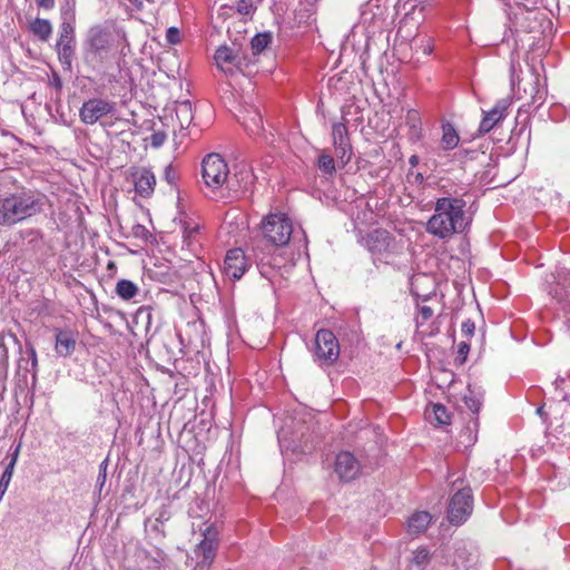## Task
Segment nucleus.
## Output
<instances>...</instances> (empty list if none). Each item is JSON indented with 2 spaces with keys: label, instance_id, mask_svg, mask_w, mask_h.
<instances>
[{
  "label": "nucleus",
  "instance_id": "052dcab7",
  "mask_svg": "<svg viewBox=\"0 0 570 570\" xmlns=\"http://www.w3.org/2000/svg\"><path fill=\"white\" fill-rule=\"evenodd\" d=\"M302 235L304 237V242L306 243V239H305V232H302Z\"/></svg>",
  "mask_w": 570,
  "mask_h": 570
},
{
  "label": "nucleus",
  "instance_id": "5fc2aeb1",
  "mask_svg": "<svg viewBox=\"0 0 570 570\" xmlns=\"http://www.w3.org/2000/svg\"><path fill=\"white\" fill-rule=\"evenodd\" d=\"M410 163H411V165H413V166H414V165H416V163H417V157H416V156H412V157L410 158Z\"/></svg>",
  "mask_w": 570,
  "mask_h": 570
},
{
  "label": "nucleus",
  "instance_id": "3c124183",
  "mask_svg": "<svg viewBox=\"0 0 570 570\" xmlns=\"http://www.w3.org/2000/svg\"><path fill=\"white\" fill-rule=\"evenodd\" d=\"M134 233L136 236L142 235L147 233V229L142 225H136L134 227Z\"/></svg>",
  "mask_w": 570,
  "mask_h": 570
},
{
  "label": "nucleus",
  "instance_id": "f704fd0d",
  "mask_svg": "<svg viewBox=\"0 0 570 570\" xmlns=\"http://www.w3.org/2000/svg\"><path fill=\"white\" fill-rule=\"evenodd\" d=\"M58 58L65 69H71L72 59L75 55L73 46L63 45L57 46Z\"/></svg>",
  "mask_w": 570,
  "mask_h": 570
},
{
  "label": "nucleus",
  "instance_id": "680f3d73",
  "mask_svg": "<svg viewBox=\"0 0 570 570\" xmlns=\"http://www.w3.org/2000/svg\"><path fill=\"white\" fill-rule=\"evenodd\" d=\"M459 479L454 480L453 481V485L455 487V484L458 483Z\"/></svg>",
  "mask_w": 570,
  "mask_h": 570
},
{
  "label": "nucleus",
  "instance_id": "6e6552de",
  "mask_svg": "<svg viewBox=\"0 0 570 570\" xmlns=\"http://www.w3.org/2000/svg\"><path fill=\"white\" fill-rule=\"evenodd\" d=\"M117 110V104L112 100L102 98H90L86 100L79 109V118L85 125H95L104 122V118L112 116Z\"/></svg>",
  "mask_w": 570,
  "mask_h": 570
},
{
  "label": "nucleus",
  "instance_id": "e433bc0d",
  "mask_svg": "<svg viewBox=\"0 0 570 570\" xmlns=\"http://www.w3.org/2000/svg\"><path fill=\"white\" fill-rule=\"evenodd\" d=\"M317 166H318L320 170L325 175L332 176L336 171L335 161H334L333 156H331L330 154H327L325 151H323L318 156Z\"/></svg>",
  "mask_w": 570,
  "mask_h": 570
},
{
  "label": "nucleus",
  "instance_id": "1a4fd4ad",
  "mask_svg": "<svg viewBox=\"0 0 570 570\" xmlns=\"http://www.w3.org/2000/svg\"><path fill=\"white\" fill-rule=\"evenodd\" d=\"M116 35L112 30L101 26H95L89 29L86 46L89 53L104 59L112 49Z\"/></svg>",
  "mask_w": 570,
  "mask_h": 570
},
{
  "label": "nucleus",
  "instance_id": "f03ea898",
  "mask_svg": "<svg viewBox=\"0 0 570 570\" xmlns=\"http://www.w3.org/2000/svg\"><path fill=\"white\" fill-rule=\"evenodd\" d=\"M45 205V196L31 190L6 197L0 206V224L12 225L40 213Z\"/></svg>",
  "mask_w": 570,
  "mask_h": 570
},
{
  "label": "nucleus",
  "instance_id": "b1692460",
  "mask_svg": "<svg viewBox=\"0 0 570 570\" xmlns=\"http://www.w3.org/2000/svg\"><path fill=\"white\" fill-rule=\"evenodd\" d=\"M432 515L426 511H416L407 520V532L412 535L423 533L430 525Z\"/></svg>",
  "mask_w": 570,
  "mask_h": 570
},
{
  "label": "nucleus",
  "instance_id": "864d4df0",
  "mask_svg": "<svg viewBox=\"0 0 570 570\" xmlns=\"http://www.w3.org/2000/svg\"><path fill=\"white\" fill-rule=\"evenodd\" d=\"M423 52H424L425 55H430V53L432 52V47H431V46H429V45H428V46H425V47L423 48Z\"/></svg>",
  "mask_w": 570,
  "mask_h": 570
},
{
  "label": "nucleus",
  "instance_id": "8fccbe9b",
  "mask_svg": "<svg viewBox=\"0 0 570 570\" xmlns=\"http://www.w3.org/2000/svg\"><path fill=\"white\" fill-rule=\"evenodd\" d=\"M248 7H249V6H248V3H247L245 0H239V1L237 2V7H236V8H237V11H238V12H240V13H246V14H247V13L249 12V11H248Z\"/></svg>",
  "mask_w": 570,
  "mask_h": 570
},
{
  "label": "nucleus",
  "instance_id": "c756f323",
  "mask_svg": "<svg viewBox=\"0 0 570 570\" xmlns=\"http://www.w3.org/2000/svg\"><path fill=\"white\" fill-rule=\"evenodd\" d=\"M460 141L459 135L454 127L450 124H444L442 126V138L441 146L444 150L454 149Z\"/></svg>",
  "mask_w": 570,
  "mask_h": 570
},
{
  "label": "nucleus",
  "instance_id": "5701e85b",
  "mask_svg": "<svg viewBox=\"0 0 570 570\" xmlns=\"http://www.w3.org/2000/svg\"><path fill=\"white\" fill-rule=\"evenodd\" d=\"M316 7L315 3H307L305 0H299L297 8L294 11V21L301 26H311L316 21Z\"/></svg>",
  "mask_w": 570,
  "mask_h": 570
},
{
  "label": "nucleus",
  "instance_id": "49530a36",
  "mask_svg": "<svg viewBox=\"0 0 570 570\" xmlns=\"http://www.w3.org/2000/svg\"><path fill=\"white\" fill-rule=\"evenodd\" d=\"M165 179L170 185L175 184L176 171L170 166L166 167V169H165Z\"/></svg>",
  "mask_w": 570,
  "mask_h": 570
},
{
  "label": "nucleus",
  "instance_id": "a211bd4d",
  "mask_svg": "<svg viewBox=\"0 0 570 570\" xmlns=\"http://www.w3.org/2000/svg\"><path fill=\"white\" fill-rule=\"evenodd\" d=\"M255 176L246 165L238 167L235 174L229 177L227 189L235 194L247 191L254 184Z\"/></svg>",
  "mask_w": 570,
  "mask_h": 570
},
{
  "label": "nucleus",
  "instance_id": "79ce46f5",
  "mask_svg": "<svg viewBox=\"0 0 570 570\" xmlns=\"http://www.w3.org/2000/svg\"><path fill=\"white\" fill-rule=\"evenodd\" d=\"M433 316V309L429 306H420L419 314L416 316V326H422L426 321Z\"/></svg>",
  "mask_w": 570,
  "mask_h": 570
},
{
  "label": "nucleus",
  "instance_id": "2f4dec72",
  "mask_svg": "<svg viewBox=\"0 0 570 570\" xmlns=\"http://www.w3.org/2000/svg\"><path fill=\"white\" fill-rule=\"evenodd\" d=\"M347 120L344 119L342 122H335L332 126V139H333V146H341L346 144H350L348 132L346 128Z\"/></svg>",
  "mask_w": 570,
  "mask_h": 570
},
{
  "label": "nucleus",
  "instance_id": "9d476101",
  "mask_svg": "<svg viewBox=\"0 0 570 570\" xmlns=\"http://www.w3.org/2000/svg\"><path fill=\"white\" fill-rule=\"evenodd\" d=\"M473 500L470 488H459L450 500L448 518L452 524H462L472 513Z\"/></svg>",
  "mask_w": 570,
  "mask_h": 570
},
{
  "label": "nucleus",
  "instance_id": "aec40b11",
  "mask_svg": "<svg viewBox=\"0 0 570 570\" xmlns=\"http://www.w3.org/2000/svg\"><path fill=\"white\" fill-rule=\"evenodd\" d=\"M76 348V334L69 330H56L55 351L60 357L70 356Z\"/></svg>",
  "mask_w": 570,
  "mask_h": 570
},
{
  "label": "nucleus",
  "instance_id": "37998d69",
  "mask_svg": "<svg viewBox=\"0 0 570 570\" xmlns=\"http://www.w3.org/2000/svg\"><path fill=\"white\" fill-rule=\"evenodd\" d=\"M470 351V345L466 342H461L458 346V356L455 357V363L462 365Z\"/></svg>",
  "mask_w": 570,
  "mask_h": 570
},
{
  "label": "nucleus",
  "instance_id": "6ab92c4d",
  "mask_svg": "<svg viewBox=\"0 0 570 570\" xmlns=\"http://www.w3.org/2000/svg\"><path fill=\"white\" fill-rule=\"evenodd\" d=\"M183 237L187 248L196 253L202 246V225L190 218L183 220Z\"/></svg>",
  "mask_w": 570,
  "mask_h": 570
},
{
  "label": "nucleus",
  "instance_id": "bf43d9fd",
  "mask_svg": "<svg viewBox=\"0 0 570 570\" xmlns=\"http://www.w3.org/2000/svg\"><path fill=\"white\" fill-rule=\"evenodd\" d=\"M132 3H137L139 0H129Z\"/></svg>",
  "mask_w": 570,
  "mask_h": 570
},
{
  "label": "nucleus",
  "instance_id": "f3484780",
  "mask_svg": "<svg viewBox=\"0 0 570 570\" xmlns=\"http://www.w3.org/2000/svg\"><path fill=\"white\" fill-rule=\"evenodd\" d=\"M558 277V284L551 293L562 304L566 323L570 330V272L559 273Z\"/></svg>",
  "mask_w": 570,
  "mask_h": 570
},
{
  "label": "nucleus",
  "instance_id": "393cba45",
  "mask_svg": "<svg viewBox=\"0 0 570 570\" xmlns=\"http://www.w3.org/2000/svg\"><path fill=\"white\" fill-rule=\"evenodd\" d=\"M405 125L409 127V139L413 142L419 141L422 138V120L419 110L406 111Z\"/></svg>",
  "mask_w": 570,
  "mask_h": 570
},
{
  "label": "nucleus",
  "instance_id": "20e7f679",
  "mask_svg": "<svg viewBox=\"0 0 570 570\" xmlns=\"http://www.w3.org/2000/svg\"><path fill=\"white\" fill-rule=\"evenodd\" d=\"M261 229L264 239L276 247L287 245L294 234L292 219L284 213L266 215L261 223Z\"/></svg>",
  "mask_w": 570,
  "mask_h": 570
},
{
  "label": "nucleus",
  "instance_id": "4c0bfd02",
  "mask_svg": "<svg viewBox=\"0 0 570 570\" xmlns=\"http://www.w3.org/2000/svg\"><path fill=\"white\" fill-rule=\"evenodd\" d=\"M272 37L269 33H258L256 35L252 41L250 47L254 55H259L263 52L267 46L269 45Z\"/></svg>",
  "mask_w": 570,
  "mask_h": 570
},
{
  "label": "nucleus",
  "instance_id": "412c9836",
  "mask_svg": "<svg viewBox=\"0 0 570 570\" xmlns=\"http://www.w3.org/2000/svg\"><path fill=\"white\" fill-rule=\"evenodd\" d=\"M156 177L149 169H141L135 175V190L141 197H149L154 193Z\"/></svg>",
  "mask_w": 570,
  "mask_h": 570
},
{
  "label": "nucleus",
  "instance_id": "9b49d317",
  "mask_svg": "<svg viewBox=\"0 0 570 570\" xmlns=\"http://www.w3.org/2000/svg\"><path fill=\"white\" fill-rule=\"evenodd\" d=\"M309 428L299 425L295 431H292L289 426H283L278 431V442L282 450L292 452H309L313 446L308 445V439L306 432Z\"/></svg>",
  "mask_w": 570,
  "mask_h": 570
},
{
  "label": "nucleus",
  "instance_id": "a18cd8bd",
  "mask_svg": "<svg viewBox=\"0 0 570 570\" xmlns=\"http://www.w3.org/2000/svg\"><path fill=\"white\" fill-rule=\"evenodd\" d=\"M475 325L471 320H466L461 325V333L465 337H471L474 334Z\"/></svg>",
  "mask_w": 570,
  "mask_h": 570
},
{
  "label": "nucleus",
  "instance_id": "ddd939ff",
  "mask_svg": "<svg viewBox=\"0 0 570 570\" xmlns=\"http://www.w3.org/2000/svg\"><path fill=\"white\" fill-rule=\"evenodd\" d=\"M512 100L507 97L498 100L492 109L483 111V118L479 126L480 134H488L507 116Z\"/></svg>",
  "mask_w": 570,
  "mask_h": 570
},
{
  "label": "nucleus",
  "instance_id": "7ed1b4c3",
  "mask_svg": "<svg viewBox=\"0 0 570 570\" xmlns=\"http://www.w3.org/2000/svg\"><path fill=\"white\" fill-rule=\"evenodd\" d=\"M363 244L371 253L374 263L390 264L400 253L401 247L386 229H374L364 238Z\"/></svg>",
  "mask_w": 570,
  "mask_h": 570
},
{
  "label": "nucleus",
  "instance_id": "72a5a7b5",
  "mask_svg": "<svg viewBox=\"0 0 570 570\" xmlns=\"http://www.w3.org/2000/svg\"><path fill=\"white\" fill-rule=\"evenodd\" d=\"M75 45V30L70 23L62 22L59 30V39L57 46Z\"/></svg>",
  "mask_w": 570,
  "mask_h": 570
},
{
  "label": "nucleus",
  "instance_id": "bb28decb",
  "mask_svg": "<svg viewBox=\"0 0 570 570\" xmlns=\"http://www.w3.org/2000/svg\"><path fill=\"white\" fill-rule=\"evenodd\" d=\"M29 30L41 41H48L52 33L49 20L37 18L29 24Z\"/></svg>",
  "mask_w": 570,
  "mask_h": 570
},
{
  "label": "nucleus",
  "instance_id": "0eeeda50",
  "mask_svg": "<svg viewBox=\"0 0 570 570\" xmlns=\"http://www.w3.org/2000/svg\"><path fill=\"white\" fill-rule=\"evenodd\" d=\"M311 352L314 361L320 365H332L340 356V344L332 331L320 330Z\"/></svg>",
  "mask_w": 570,
  "mask_h": 570
},
{
  "label": "nucleus",
  "instance_id": "dca6fc26",
  "mask_svg": "<svg viewBox=\"0 0 570 570\" xmlns=\"http://www.w3.org/2000/svg\"><path fill=\"white\" fill-rule=\"evenodd\" d=\"M436 570H469V553L465 549L443 553L435 557Z\"/></svg>",
  "mask_w": 570,
  "mask_h": 570
},
{
  "label": "nucleus",
  "instance_id": "a19ab883",
  "mask_svg": "<svg viewBox=\"0 0 570 570\" xmlns=\"http://www.w3.org/2000/svg\"><path fill=\"white\" fill-rule=\"evenodd\" d=\"M335 148V155L345 165L350 161L351 155H352V147L351 144H346V146H334Z\"/></svg>",
  "mask_w": 570,
  "mask_h": 570
},
{
  "label": "nucleus",
  "instance_id": "a878e982",
  "mask_svg": "<svg viewBox=\"0 0 570 570\" xmlns=\"http://www.w3.org/2000/svg\"><path fill=\"white\" fill-rule=\"evenodd\" d=\"M462 401L470 411V417H476L481 405H482V393L480 390H474L471 385L468 386V391L464 393Z\"/></svg>",
  "mask_w": 570,
  "mask_h": 570
},
{
  "label": "nucleus",
  "instance_id": "c9c22d12",
  "mask_svg": "<svg viewBox=\"0 0 570 570\" xmlns=\"http://www.w3.org/2000/svg\"><path fill=\"white\" fill-rule=\"evenodd\" d=\"M255 257L257 259V267L259 268L261 274L269 279L272 277V273L269 271L272 264L271 257L258 248H255Z\"/></svg>",
  "mask_w": 570,
  "mask_h": 570
},
{
  "label": "nucleus",
  "instance_id": "f8f14e48",
  "mask_svg": "<svg viewBox=\"0 0 570 570\" xmlns=\"http://www.w3.org/2000/svg\"><path fill=\"white\" fill-rule=\"evenodd\" d=\"M249 264L243 249L233 248L226 253L223 273L226 277L236 281L240 279Z\"/></svg>",
  "mask_w": 570,
  "mask_h": 570
},
{
  "label": "nucleus",
  "instance_id": "58836bf2",
  "mask_svg": "<svg viewBox=\"0 0 570 570\" xmlns=\"http://www.w3.org/2000/svg\"><path fill=\"white\" fill-rule=\"evenodd\" d=\"M14 464H16V456L7 465L6 470L2 473V476L0 479V501L2 500L7 489L9 487V483L11 481Z\"/></svg>",
  "mask_w": 570,
  "mask_h": 570
},
{
  "label": "nucleus",
  "instance_id": "7c9ffc66",
  "mask_svg": "<svg viewBox=\"0 0 570 570\" xmlns=\"http://www.w3.org/2000/svg\"><path fill=\"white\" fill-rule=\"evenodd\" d=\"M115 292L124 301H129V299L134 298L138 294L139 288L131 281L120 279L116 284Z\"/></svg>",
  "mask_w": 570,
  "mask_h": 570
},
{
  "label": "nucleus",
  "instance_id": "2eb2a0df",
  "mask_svg": "<svg viewBox=\"0 0 570 570\" xmlns=\"http://www.w3.org/2000/svg\"><path fill=\"white\" fill-rule=\"evenodd\" d=\"M217 68L225 75H234L240 68V56L238 51L227 46H220L215 53Z\"/></svg>",
  "mask_w": 570,
  "mask_h": 570
},
{
  "label": "nucleus",
  "instance_id": "c03bdc74",
  "mask_svg": "<svg viewBox=\"0 0 570 570\" xmlns=\"http://www.w3.org/2000/svg\"><path fill=\"white\" fill-rule=\"evenodd\" d=\"M166 39L169 43L176 45L180 41V31L176 27L168 28Z\"/></svg>",
  "mask_w": 570,
  "mask_h": 570
},
{
  "label": "nucleus",
  "instance_id": "473e14b6",
  "mask_svg": "<svg viewBox=\"0 0 570 570\" xmlns=\"http://www.w3.org/2000/svg\"><path fill=\"white\" fill-rule=\"evenodd\" d=\"M176 116L181 128H187L193 121V106L190 101H183L177 105Z\"/></svg>",
  "mask_w": 570,
  "mask_h": 570
},
{
  "label": "nucleus",
  "instance_id": "de8ad7c7",
  "mask_svg": "<svg viewBox=\"0 0 570 570\" xmlns=\"http://www.w3.org/2000/svg\"><path fill=\"white\" fill-rule=\"evenodd\" d=\"M29 354H30V358H31L32 370L36 371L37 366H38V360H37L36 350L32 346L29 348Z\"/></svg>",
  "mask_w": 570,
  "mask_h": 570
},
{
  "label": "nucleus",
  "instance_id": "423d86ee",
  "mask_svg": "<svg viewBox=\"0 0 570 570\" xmlns=\"http://www.w3.org/2000/svg\"><path fill=\"white\" fill-rule=\"evenodd\" d=\"M203 179L207 187L220 189L228 186L229 169L224 158L218 154H209L203 159Z\"/></svg>",
  "mask_w": 570,
  "mask_h": 570
},
{
  "label": "nucleus",
  "instance_id": "c85d7f7f",
  "mask_svg": "<svg viewBox=\"0 0 570 570\" xmlns=\"http://www.w3.org/2000/svg\"><path fill=\"white\" fill-rule=\"evenodd\" d=\"M425 415L431 422L439 425H445L450 423V413L448 409L442 404H432L430 409H426Z\"/></svg>",
  "mask_w": 570,
  "mask_h": 570
},
{
  "label": "nucleus",
  "instance_id": "6e6d98bb",
  "mask_svg": "<svg viewBox=\"0 0 570 570\" xmlns=\"http://www.w3.org/2000/svg\"><path fill=\"white\" fill-rule=\"evenodd\" d=\"M305 1H306L307 3H309V4H311V3H315V4H317V2H318V0H305Z\"/></svg>",
  "mask_w": 570,
  "mask_h": 570
},
{
  "label": "nucleus",
  "instance_id": "4be33fe9",
  "mask_svg": "<svg viewBox=\"0 0 570 570\" xmlns=\"http://www.w3.org/2000/svg\"><path fill=\"white\" fill-rule=\"evenodd\" d=\"M479 420L478 417H470L466 426L460 432L458 436L456 446L460 450H468L473 446L478 440Z\"/></svg>",
  "mask_w": 570,
  "mask_h": 570
},
{
  "label": "nucleus",
  "instance_id": "13d9d810",
  "mask_svg": "<svg viewBox=\"0 0 570 570\" xmlns=\"http://www.w3.org/2000/svg\"><path fill=\"white\" fill-rule=\"evenodd\" d=\"M542 411H543V407H538L537 412L541 415L542 414Z\"/></svg>",
  "mask_w": 570,
  "mask_h": 570
},
{
  "label": "nucleus",
  "instance_id": "39448f33",
  "mask_svg": "<svg viewBox=\"0 0 570 570\" xmlns=\"http://www.w3.org/2000/svg\"><path fill=\"white\" fill-rule=\"evenodd\" d=\"M219 529L215 524H208L203 530V539L195 547L193 553L195 559L194 570H206L208 569L215 558L219 544Z\"/></svg>",
  "mask_w": 570,
  "mask_h": 570
},
{
  "label": "nucleus",
  "instance_id": "4d7b16f0",
  "mask_svg": "<svg viewBox=\"0 0 570 570\" xmlns=\"http://www.w3.org/2000/svg\"><path fill=\"white\" fill-rule=\"evenodd\" d=\"M562 400H563V401H569V395H568L567 393H564V394L562 395Z\"/></svg>",
  "mask_w": 570,
  "mask_h": 570
},
{
  "label": "nucleus",
  "instance_id": "4468645a",
  "mask_svg": "<svg viewBox=\"0 0 570 570\" xmlns=\"http://www.w3.org/2000/svg\"><path fill=\"white\" fill-rule=\"evenodd\" d=\"M334 471L338 475L340 480L347 482L354 480L358 475L361 464L353 453L343 451L336 455Z\"/></svg>",
  "mask_w": 570,
  "mask_h": 570
},
{
  "label": "nucleus",
  "instance_id": "603ef678",
  "mask_svg": "<svg viewBox=\"0 0 570 570\" xmlns=\"http://www.w3.org/2000/svg\"><path fill=\"white\" fill-rule=\"evenodd\" d=\"M564 381H566V380H564L563 377L558 376V377L556 379V381L553 382V384H554V386H556V390L561 389V385L564 383Z\"/></svg>",
  "mask_w": 570,
  "mask_h": 570
},
{
  "label": "nucleus",
  "instance_id": "ea45409f",
  "mask_svg": "<svg viewBox=\"0 0 570 570\" xmlns=\"http://www.w3.org/2000/svg\"><path fill=\"white\" fill-rule=\"evenodd\" d=\"M430 560V552L425 548H419L413 552V557L411 559V564L416 566L419 568L425 566Z\"/></svg>",
  "mask_w": 570,
  "mask_h": 570
},
{
  "label": "nucleus",
  "instance_id": "f257e3e1",
  "mask_svg": "<svg viewBox=\"0 0 570 570\" xmlns=\"http://www.w3.org/2000/svg\"><path fill=\"white\" fill-rule=\"evenodd\" d=\"M465 206L466 202L462 198H439L434 206V214L428 220L426 230L442 239L463 233L470 225Z\"/></svg>",
  "mask_w": 570,
  "mask_h": 570
},
{
  "label": "nucleus",
  "instance_id": "cd10ccee",
  "mask_svg": "<svg viewBox=\"0 0 570 570\" xmlns=\"http://www.w3.org/2000/svg\"><path fill=\"white\" fill-rule=\"evenodd\" d=\"M243 126L250 135L259 134L263 128L262 115L255 109L247 111V115L243 117Z\"/></svg>",
  "mask_w": 570,
  "mask_h": 570
},
{
  "label": "nucleus",
  "instance_id": "09e8293b",
  "mask_svg": "<svg viewBox=\"0 0 570 570\" xmlns=\"http://www.w3.org/2000/svg\"><path fill=\"white\" fill-rule=\"evenodd\" d=\"M38 6L43 9L50 10L55 7V0H38Z\"/></svg>",
  "mask_w": 570,
  "mask_h": 570
}]
</instances>
